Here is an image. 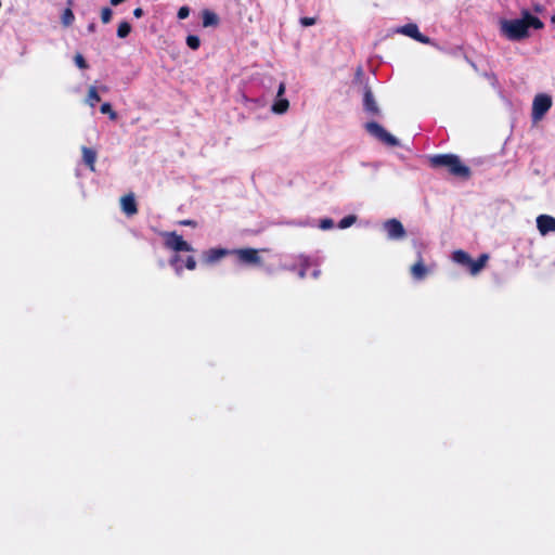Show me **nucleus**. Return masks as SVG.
I'll return each instance as SVG.
<instances>
[{"label":"nucleus","mask_w":555,"mask_h":555,"mask_svg":"<svg viewBox=\"0 0 555 555\" xmlns=\"http://www.w3.org/2000/svg\"><path fill=\"white\" fill-rule=\"evenodd\" d=\"M542 29L543 22L525 11L521 18L504 20L501 22V33L509 40L519 41L529 36V28Z\"/></svg>","instance_id":"f257e3e1"},{"label":"nucleus","mask_w":555,"mask_h":555,"mask_svg":"<svg viewBox=\"0 0 555 555\" xmlns=\"http://www.w3.org/2000/svg\"><path fill=\"white\" fill-rule=\"evenodd\" d=\"M428 163L431 168H444L451 176L463 180H468L472 176L470 168L455 154H436L429 156Z\"/></svg>","instance_id":"f03ea898"},{"label":"nucleus","mask_w":555,"mask_h":555,"mask_svg":"<svg viewBox=\"0 0 555 555\" xmlns=\"http://www.w3.org/2000/svg\"><path fill=\"white\" fill-rule=\"evenodd\" d=\"M365 130L388 146H398L399 141L391 133H389L382 125L376 121H369L364 126Z\"/></svg>","instance_id":"7ed1b4c3"},{"label":"nucleus","mask_w":555,"mask_h":555,"mask_svg":"<svg viewBox=\"0 0 555 555\" xmlns=\"http://www.w3.org/2000/svg\"><path fill=\"white\" fill-rule=\"evenodd\" d=\"M164 245L167 249L173 250L176 253L179 251H194V248L191 244H189L185 240H183L182 235L177 232H167L164 234Z\"/></svg>","instance_id":"20e7f679"},{"label":"nucleus","mask_w":555,"mask_h":555,"mask_svg":"<svg viewBox=\"0 0 555 555\" xmlns=\"http://www.w3.org/2000/svg\"><path fill=\"white\" fill-rule=\"evenodd\" d=\"M231 255H235L238 262L250 266H261L262 259L259 251L255 248H238L231 250Z\"/></svg>","instance_id":"39448f33"},{"label":"nucleus","mask_w":555,"mask_h":555,"mask_svg":"<svg viewBox=\"0 0 555 555\" xmlns=\"http://www.w3.org/2000/svg\"><path fill=\"white\" fill-rule=\"evenodd\" d=\"M552 106V98L548 94L540 93L535 95L532 103V118L541 119Z\"/></svg>","instance_id":"423d86ee"},{"label":"nucleus","mask_w":555,"mask_h":555,"mask_svg":"<svg viewBox=\"0 0 555 555\" xmlns=\"http://www.w3.org/2000/svg\"><path fill=\"white\" fill-rule=\"evenodd\" d=\"M384 230L386 231L389 240H402L406 235L405 229L401 221L395 218L384 222Z\"/></svg>","instance_id":"0eeeda50"},{"label":"nucleus","mask_w":555,"mask_h":555,"mask_svg":"<svg viewBox=\"0 0 555 555\" xmlns=\"http://www.w3.org/2000/svg\"><path fill=\"white\" fill-rule=\"evenodd\" d=\"M397 33L408 36L417 42L429 44L431 42L430 38L420 33L418 27L414 23L405 24L397 29Z\"/></svg>","instance_id":"6e6552de"},{"label":"nucleus","mask_w":555,"mask_h":555,"mask_svg":"<svg viewBox=\"0 0 555 555\" xmlns=\"http://www.w3.org/2000/svg\"><path fill=\"white\" fill-rule=\"evenodd\" d=\"M363 108L371 116H379L380 109L374 99V94L370 87L364 88L363 93Z\"/></svg>","instance_id":"1a4fd4ad"},{"label":"nucleus","mask_w":555,"mask_h":555,"mask_svg":"<svg viewBox=\"0 0 555 555\" xmlns=\"http://www.w3.org/2000/svg\"><path fill=\"white\" fill-rule=\"evenodd\" d=\"M537 228L542 235L555 232V218L550 215H540L537 218Z\"/></svg>","instance_id":"9d476101"},{"label":"nucleus","mask_w":555,"mask_h":555,"mask_svg":"<svg viewBox=\"0 0 555 555\" xmlns=\"http://www.w3.org/2000/svg\"><path fill=\"white\" fill-rule=\"evenodd\" d=\"M231 255V250L225 248H210L203 253V258L206 263H215L223 257Z\"/></svg>","instance_id":"9b49d317"},{"label":"nucleus","mask_w":555,"mask_h":555,"mask_svg":"<svg viewBox=\"0 0 555 555\" xmlns=\"http://www.w3.org/2000/svg\"><path fill=\"white\" fill-rule=\"evenodd\" d=\"M411 275L416 281H422L426 278L428 274V269L424 263L422 254L418 253V259L417 261L411 267L410 269Z\"/></svg>","instance_id":"f8f14e48"},{"label":"nucleus","mask_w":555,"mask_h":555,"mask_svg":"<svg viewBox=\"0 0 555 555\" xmlns=\"http://www.w3.org/2000/svg\"><path fill=\"white\" fill-rule=\"evenodd\" d=\"M121 209L127 216H133L138 212V206L133 194H127L120 199Z\"/></svg>","instance_id":"ddd939ff"},{"label":"nucleus","mask_w":555,"mask_h":555,"mask_svg":"<svg viewBox=\"0 0 555 555\" xmlns=\"http://www.w3.org/2000/svg\"><path fill=\"white\" fill-rule=\"evenodd\" d=\"M82 160L91 171L95 170L96 152L90 147L82 146Z\"/></svg>","instance_id":"4468645a"},{"label":"nucleus","mask_w":555,"mask_h":555,"mask_svg":"<svg viewBox=\"0 0 555 555\" xmlns=\"http://www.w3.org/2000/svg\"><path fill=\"white\" fill-rule=\"evenodd\" d=\"M489 259V256L487 254H481L477 260H473L469 266V273L473 275H476L479 273L487 264V261Z\"/></svg>","instance_id":"2eb2a0df"},{"label":"nucleus","mask_w":555,"mask_h":555,"mask_svg":"<svg viewBox=\"0 0 555 555\" xmlns=\"http://www.w3.org/2000/svg\"><path fill=\"white\" fill-rule=\"evenodd\" d=\"M452 259L454 262L469 269L472 258L466 251H464L462 249L455 250L452 254Z\"/></svg>","instance_id":"dca6fc26"},{"label":"nucleus","mask_w":555,"mask_h":555,"mask_svg":"<svg viewBox=\"0 0 555 555\" xmlns=\"http://www.w3.org/2000/svg\"><path fill=\"white\" fill-rule=\"evenodd\" d=\"M73 4H74V1L73 0H68L67 1V5L68 7L63 11V14L61 16L62 24L65 27L70 26L74 23V21H75V15H74L73 10H72Z\"/></svg>","instance_id":"f3484780"},{"label":"nucleus","mask_w":555,"mask_h":555,"mask_svg":"<svg viewBox=\"0 0 555 555\" xmlns=\"http://www.w3.org/2000/svg\"><path fill=\"white\" fill-rule=\"evenodd\" d=\"M311 266V260L309 257L300 256L298 258V276L300 279H305L307 276V272L309 267Z\"/></svg>","instance_id":"a211bd4d"},{"label":"nucleus","mask_w":555,"mask_h":555,"mask_svg":"<svg viewBox=\"0 0 555 555\" xmlns=\"http://www.w3.org/2000/svg\"><path fill=\"white\" fill-rule=\"evenodd\" d=\"M289 107V102L285 98H276L272 105V112L275 114H284Z\"/></svg>","instance_id":"6ab92c4d"},{"label":"nucleus","mask_w":555,"mask_h":555,"mask_svg":"<svg viewBox=\"0 0 555 555\" xmlns=\"http://www.w3.org/2000/svg\"><path fill=\"white\" fill-rule=\"evenodd\" d=\"M219 24V17L216 13L205 10L203 12V26L209 27V26H217Z\"/></svg>","instance_id":"aec40b11"},{"label":"nucleus","mask_w":555,"mask_h":555,"mask_svg":"<svg viewBox=\"0 0 555 555\" xmlns=\"http://www.w3.org/2000/svg\"><path fill=\"white\" fill-rule=\"evenodd\" d=\"M131 31V25L124 21L121 22L119 25H118V28H117V36L119 38H126Z\"/></svg>","instance_id":"412c9836"},{"label":"nucleus","mask_w":555,"mask_h":555,"mask_svg":"<svg viewBox=\"0 0 555 555\" xmlns=\"http://www.w3.org/2000/svg\"><path fill=\"white\" fill-rule=\"evenodd\" d=\"M102 114H107L111 120L117 119V113L113 109L111 103L106 102L101 105L100 108Z\"/></svg>","instance_id":"4be33fe9"},{"label":"nucleus","mask_w":555,"mask_h":555,"mask_svg":"<svg viewBox=\"0 0 555 555\" xmlns=\"http://www.w3.org/2000/svg\"><path fill=\"white\" fill-rule=\"evenodd\" d=\"M101 98L95 87H90L88 91V102L93 107L96 102H100Z\"/></svg>","instance_id":"5701e85b"},{"label":"nucleus","mask_w":555,"mask_h":555,"mask_svg":"<svg viewBox=\"0 0 555 555\" xmlns=\"http://www.w3.org/2000/svg\"><path fill=\"white\" fill-rule=\"evenodd\" d=\"M356 221H357V216L348 215V216L344 217L339 221L338 228L339 229H347V228L351 227Z\"/></svg>","instance_id":"b1692460"},{"label":"nucleus","mask_w":555,"mask_h":555,"mask_svg":"<svg viewBox=\"0 0 555 555\" xmlns=\"http://www.w3.org/2000/svg\"><path fill=\"white\" fill-rule=\"evenodd\" d=\"M186 44L190 49L192 50H197L201 46V40L197 36L195 35H189L186 37Z\"/></svg>","instance_id":"393cba45"},{"label":"nucleus","mask_w":555,"mask_h":555,"mask_svg":"<svg viewBox=\"0 0 555 555\" xmlns=\"http://www.w3.org/2000/svg\"><path fill=\"white\" fill-rule=\"evenodd\" d=\"M113 12L109 8L105 7L101 10V21L103 24H107L112 20Z\"/></svg>","instance_id":"a878e982"},{"label":"nucleus","mask_w":555,"mask_h":555,"mask_svg":"<svg viewBox=\"0 0 555 555\" xmlns=\"http://www.w3.org/2000/svg\"><path fill=\"white\" fill-rule=\"evenodd\" d=\"M181 261V257L176 254L173 255L170 259H169V263L171 267L175 268V270L177 271V273H179L181 270H182V266L179 264V262Z\"/></svg>","instance_id":"bb28decb"},{"label":"nucleus","mask_w":555,"mask_h":555,"mask_svg":"<svg viewBox=\"0 0 555 555\" xmlns=\"http://www.w3.org/2000/svg\"><path fill=\"white\" fill-rule=\"evenodd\" d=\"M75 64L80 68V69H86L88 68V64H87V61L85 60V57L81 55V54H76L75 55Z\"/></svg>","instance_id":"cd10ccee"},{"label":"nucleus","mask_w":555,"mask_h":555,"mask_svg":"<svg viewBox=\"0 0 555 555\" xmlns=\"http://www.w3.org/2000/svg\"><path fill=\"white\" fill-rule=\"evenodd\" d=\"M299 23L304 27H309V26H312V25H314L317 23V17L305 16V17H301L299 20Z\"/></svg>","instance_id":"c85d7f7f"},{"label":"nucleus","mask_w":555,"mask_h":555,"mask_svg":"<svg viewBox=\"0 0 555 555\" xmlns=\"http://www.w3.org/2000/svg\"><path fill=\"white\" fill-rule=\"evenodd\" d=\"M190 15V9L189 7L186 5H183L181 7L179 10H178V18L179 20H185L188 16Z\"/></svg>","instance_id":"c756f323"},{"label":"nucleus","mask_w":555,"mask_h":555,"mask_svg":"<svg viewBox=\"0 0 555 555\" xmlns=\"http://www.w3.org/2000/svg\"><path fill=\"white\" fill-rule=\"evenodd\" d=\"M184 266L188 270H195L196 269V260L193 256H189L185 259Z\"/></svg>","instance_id":"7c9ffc66"},{"label":"nucleus","mask_w":555,"mask_h":555,"mask_svg":"<svg viewBox=\"0 0 555 555\" xmlns=\"http://www.w3.org/2000/svg\"><path fill=\"white\" fill-rule=\"evenodd\" d=\"M179 224L180 225H185V227H192V228H195L197 225V222L194 221V220H190V219H185V220H181L179 221Z\"/></svg>","instance_id":"2f4dec72"},{"label":"nucleus","mask_w":555,"mask_h":555,"mask_svg":"<svg viewBox=\"0 0 555 555\" xmlns=\"http://www.w3.org/2000/svg\"><path fill=\"white\" fill-rule=\"evenodd\" d=\"M333 227V220L332 219H324L322 220L321 222V228L326 230V229H331Z\"/></svg>","instance_id":"473e14b6"},{"label":"nucleus","mask_w":555,"mask_h":555,"mask_svg":"<svg viewBox=\"0 0 555 555\" xmlns=\"http://www.w3.org/2000/svg\"><path fill=\"white\" fill-rule=\"evenodd\" d=\"M285 83L281 82L278 89L276 98H283V94L285 93Z\"/></svg>","instance_id":"72a5a7b5"},{"label":"nucleus","mask_w":555,"mask_h":555,"mask_svg":"<svg viewBox=\"0 0 555 555\" xmlns=\"http://www.w3.org/2000/svg\"><path fill=\"white\" fill-rule=\"evenodd\" d=\"M144 14L143 10L141 8H135L133 10V16L137 17V18H140L142 17Z\"/></svg>","instance_id":"f704fd0d"},{"label":"nucleus","mask_w":555,"mask_h":555,"mask_svg":"<svg viewBox=\"0 0 555 555\" xmlns=\"http://www.w3.org/2000/svg\"><path fill=\"white\" fill-rule=\"evenodd\" d=\"M321 274V270L320 269H314L311 273L312 278L313 279H318Z\"/></svg>","instance_id":"c9c22d12"},{"label":"nucleus","mask_w":555,"mask_h":555,"mask_svg":"<svg viewBox=\"0 0 555 555\" xmlns=\"http://www.w3.org/2000/svg\"><path fill=\"white\" fill-rule=\"evenodd\" d=\"M88 31L90 33H94L95 31V24L94 23H91L88 25Z\"/></svg>","instance_id":"e433bc0d"},{"label":"nucleus","mask_w":555,"mask_h":555,"mask_svg":"<svg viewBox=\"0 0 555 555\" xmlns=\"http://www.w3.org/2000/svg\"><path fill=\"white\" fill-rule=\"evenodd\" d=\"M552 22L555 23V15L552 17Z\"/></svg>","instance_id":"4c0bfd02"}]
</instances>
